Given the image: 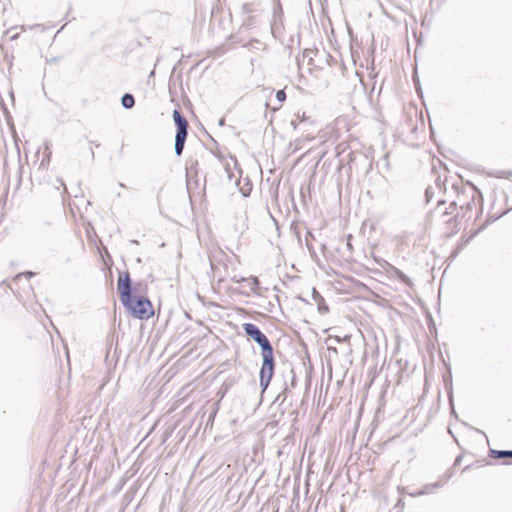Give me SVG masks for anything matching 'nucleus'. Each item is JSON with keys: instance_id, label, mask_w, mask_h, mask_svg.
<instances>
[{"instance_id": "6e6552de", "label": "nucleus", "mask_w": 512, "mask_h": 512, "mask_svg": "<svg viewBox=\"0 0 512 512\" xmlns=\"http://www.w3.org/2000/svg\"><path fill=\"white\" fill-rule=\"evenodd\" d=\"M493 455L495 458H512V451H509V450H503V451H498V450H493L492 451Z\"/></svg>"}, {"instance_id": "0eeeda50", "label": "nucleus", "mask_w": 512, "mask_h": 512, "mask_svg": "<svg viewBox=\"0 0 512 512\" xmlns=\"http://www.w3.org/2000/svg\"><path fill=\"white\" fill-rule=\"evenodd\" d=\"M439 486H440L439 483H435L433 485H426L424 487V489L419 490V491L414 492V493H411L410 495L413 496V497L420 496V495H425V494L430 493L432 491V489L437 488Z\"/></svg>"}, {"instance_id": "4468645a", "label": "nucleus", "mask_w": 512, "mask_h": 512, "mask_svg": "<svg viewBox=\"0 0 512 512\" xmlns=\"http://www.w3.org/2000/svg\"><path fill=\"white\" fill-rule=\"evenodd\" d=\"M224 124V120H220V125H223Z\"/></svg>"}, {"instance_id": "9b49d317", "label": "nucleus", "mask_w": 512, "mask_h": 512, "mask_svg": "<svg viewBox=\"0 0 512 512\" xmlns=\"http://www.w3.org/2000/svg\"><path fill=\"white\" fill-rule=\"evenodd\" d=\"M303 119H304V116L301 119L299 116H297V119L292 120L291 125L293 126V128L297 129L300 126V123L303 121Z\"/></svg>"}, {"instance_id": "39448f33", "label": "nucleus", "mask_w": 512, "mask_h": 512, "mask_svg": "<svg viewBox=\"0 0 512 512\" xmlns=\"http://www.w3.org/2000/svg\"><path fill=\"white\" fill-rule=\"evenodd\" d=\"M173 119L175 121L177 129L182 128V127H184V128L188 127V123H187L186 119L181 116V114L178 110H174Z\"/></svg>"}, {"instance_id": "ddd939ff", "label": "nucleus", "mask_w": 512, "mask_h": 512, "mask_svg": "<svg viewBox=\"0 0 512 512\" xmlns=\"http://www.w3.org/2000/svg\"><path fill=\"white\" fill-rule=\"evenodd\" d=\"M25 275H27L28 277H31V276H33V273L32 272H27Z\"/></svg>"}, {"instance_id": "20e7f679", "label": "nucleus", "mask_w": 512, "mask_h": 512, "mask_svg": "<svg viewBox=\"0 0 512 512\" xmlns=\"http://www.w3.org/2000/svg\"><path fill=\"white\" fill-rule=\"evenodd\" d=\"M187 137V128H179L177 129L176 137H175V153L176 155H181L184 149L185 140Z\"/></svg>"}, {"instance_id": "7ed1b4c3", "label": "nucleus", "mask_w": 512, "mask_h": 512, "mask_svg": "<svg viewBox=\"0 0 512 512\" xmlns=\"http://www.w3.org/2000/svg\"><path fill=\"white\" fill-rule=\"evenodd\" d=\"M263 357V365L260 370V384L266 389L269 385V382L273 376L274 371V357L273 353L264 354Z\"/></svg>"}, {"instance_id": "f8f14e48", "label": "nucleus", "mask_w": 512, "mask_h": 512, "mask_svg": "<svg viewBox=\"0 0 512 512\" xmlns=\"http://www.w3.org/2000/svg\"><path fill=\"white\" fill-rule=\"evenodd\" d=\"M45 151H46V161L49 162L50 157H51V151L49 150L48 146H46Z\"/></svg>"}, {"instance_id": "1a4fd4ad", "label": "nucleus", "mask_w": 512, "mask_h": 512, "mask_svg": "<svg viewBox=\"0 0 512 512\" xmlns=\"http://www.w3.org/2000/svg\"><path fill=\"white\" fill-rule=\"evenodd\" d=\"M246 281L249 283L250 289L252 291H256L257 286L259 285V281L256 277H251L249 279H246Z\"/></svg>"}, {"instance_id": "9d476101", "label": "nucleus", "mask_w": 512, "mask_h": 512, "mask_svg": "<svg viewBox=\"0 0 512 512\" xmlns=\"http://www.w3.org/2000/svg\"><path fill=\"white\" fill-rule=\"evenodd\" d=\"M286 98V94L284 92V90H279L277 91L276 93V99L278 100L279 103H282Z\"/></svg>"}, {"instance_id": "423d86ee", "label": "nucleus", "mask_w": 512, "mask_h": 512, "mask_svg": "<svg viewBox=\"0 0 512 512\" xmlns=\"http://www.w3.org/2000/svg\"><path fill=\"white\" fill-rule=\"evenodd\" d=\"M121 103L124 108L130 109L135 104L134 97L131 94H124Z\"/></svg>"}, {"instance_id": "f03ea898", "label": "nucleus", "mask_w": 512, "mask_h": 512, "mask_svg": "<svg viewBox=\"0 0 512 512\" xmlns=\"http://www.w3.org/2000/svg\"><path fill=\"white\" fill-rule=\"evenodd\" d=\"M243 329L249 337H251L256 343L260 345L262 349V355L273 353V348L269 340L256 325L252 323H245L243 325Z\"/></svg>"}, {"instance_id": "f257e3e1", "label": "nucleus", "mask_w": 512, "mask_h": 512, "mask_svg": "<svg viewBox=\"0 0 512 512\" xmlns=\"http://www.w3.org/2000/svg\"><path fill=\"white\" fill-rule=\"evenodd\" d=\"M117 289L121 295L123 305L134 317L139 319H148L154 314L151 302L143 296H137L134 294L136 288H131L128 273L119 277Z\"/></svg>"}]
</instances>
